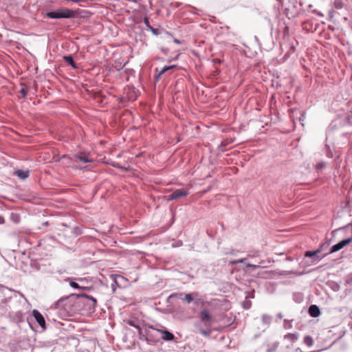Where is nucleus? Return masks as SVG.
I'll list each match as a JSON object with an SVG mask.
<instances>
[{
	"mask_svg": "<svg viewBox=\"0 0 352 352\" xmlns=\"http://www.w3.org/2000/svg\"><path fill=\"white\" fill-rule=\"evenodd\" d=\"M74 280L75 279L72 277H68L65 278V280L69 284V285L74 289H83L85 288L83 287L80 286L76 282L74 281Z\"/></svg>",
	"mask_w": 352,
	"mask_h": 352,
	"instance_id": "nucleus-11",
	"label": "nucleus"
},
{
	"mask_svg": "<svg viewBox=\"0 0 352 352\" xmlns=\"http://www.w3.org/2000/svg\"><path fill=\"white\" fill-rule=\"evenodd\" d=\"M320 251L319 250H316V251H307L305 252V256H307V257H314L315 256H316V254L318 253H319Z\"/></svg>",
	"mask_w": 352,
	"mask_h": 352,
	"instance_id": "nucleus-22",
	"label": "nucleus"
},
{
	"mask_svg": "<svg viewBox=\"0 0 352 352\" xmlns=\"http://www.w3.org/2000/svg\"><path fill=\"white\" fill-rule=\"evenodd\" d=\"M144 22L145 25H146V27L149 29V26H151V25H150L149 21L147 17H145L144 19Z\"/></svg>",
	"mask_w": 352,
	"mask_h": 352,
	"instance_id": "nucleus-34",
	"label": "nucleus"
},
{
	"mask_svg": "<svg viewBox=\"0 0 352 352\" xmlns=\"http://www.w3.org/2000/svg\"><path fill=\"white\" fill-rule=\"evenodd\" d=\"M63 59L73 69H78V65L74 62L73 56L72 55L64 56Z\"/></svg>",
	"mask_w": 352,
	"mask_h": 352,
	"instance_id": "nucleus-10",
	"label": "nucleus"
},
{
	"mask_svg": "<svg viewBox=\"0 0 352 352\" xmlns=\"http://www.w3.org/2000/svg\"><path fill=\"white\" fill-rule=\"evenodd\" d=\"M304 343L308 346H311L314 344V340L310 336H306L304 338Z\"/></svg>",
	"mask_w": 352,
	"mask_h": 352,
	"instance_id": "nucleus-18",
	"label": "nucleus"
},
{
	"mask_svg": "<svg viewBox=\"0 0 352 352\" xmlns=\"http://www.w3.org/2000/svg\"><path fill=\"white\" fill-rule=\"evenodd\" d=\"M176 67V65H168V66H164L162 69V73H165L166 72H168V70H170L173 68H175Z\"/></svg>",
	"mask_w": 352,
	"mask_h": 352,
	"instance_id": "nucleus-26",
	"label": "nucleus"
},
{
	"mask_svg": "<svg viewBox=\"0 0 352 352\" xmlns=\"http://www.w3.org/2000/svg\"><path fill=\"white\" fill-rule=\"evenodd\" d=\"M283 327L285 329H290L292 328V321L288 320H285L283 323Z\"/></svg>",
	"mask_w": 352,
	"mask_h": 352,
	"instance_id": "nucleus-23",
	"label": "nucleus"
},
{
	"mask_svg": "<svg viewBox=\"0 0 352 352\" xmlns=\"http://www.w3.org/2000/svg\"><path fill=\"white\" fill-rule=\"evenodd\" d=\"M15 175L21 179H25L29 177L30 171L29 170H16L15 171Z\"/></svg>",
	"mask_w": 352,
	"mask_h": 352,
	"instance_id": "nucleus-12",
	"label": "nucleus"
},
{
	"mask_svg": "<svg viewBox=\"0 0 352 352\" xmlns=\"http://www.w3.org/2000/svg\"><path fill=\"white\" fill-rule=\"evenodd\" d=\"M76 11L67 8L57 9L45 14V16L49 19H70L75 16Z\"/></svg>",
	"mask_w": 352,
	"mask_h": 352,
	"instance_id": "nucleus-2",
	"label": "nucleus"
},
{
	"mask_svg": "<svg viewBox=\"0 0 352 352\" xmlns=\"http://www.w3.org/2000/svg\"><path fill=\"white\" fill-rule=\"evenodd\" d=\"M246 267H252V268H253V269H257V268H258V267H259V265H253V264H250V263H248V264H247Z\"/></svg>",
	"mask_w": 352,
	"mask_h": 352,
	"instance_id": "nucleus-33",
	"label": "nucleus"
},
{
	"mask_svg": "<svg viewBox=\"0 0 352 352\" xmlns=\"http://www.w3.org/2000/svg\"><path fill=\"white\" fill-rule=\"evenodd\" d=\"M71 296H74L80 299V302L85 305V309L89 311H94L95 310L97 304V300L95 298L85 294H72Z\"/></svg>",
	"mask_w": 352,
	"mask_h": 352,
	"instance_id": "nucleus-3",
	"label": "nucleus"
},
{
	"mask_svg": "<svg viewBox=\"0 0 352 352\" xmlns=\"http://www.w3.org/2000/svg\"><path fill=\"white\" fill-rule=\"evenodd\" d=\"M148 30H150L151 32L155 36H157L160 34V30L159 29L154 28L152 26H149Z\"/></svg>",
	"mask_w": 352,
	"mask_h": 352,
	"instance_id": "nucleus-27",
	"label": "nucleus"
},
{
	"mask_svg": "<svg viewBox=\"0 0 352 352\" xmlns=\"http://www.w3.org/2000/svg\"><path fill=\"white\" fill-rule=\"evenodd\" d=\"M76 157H77V159L79 160L80 162H81L82 163H87V162H91V160L86 155H77Z\"/></svg>",
	"mask_w": 352,
	"mask_h": 352,
	"instance_id": "nucleus-21",
	"label": "nucleus"
},
{
	"mask_svg": "<svg viewBox=\"0 0 352 352\" xmlns=\"http://www.w3.org/2000/svg\"><path fill=\"white\" fill-rule=\"evenodd\" d=\"M245 261V259L243 258V259H239V260H236V261H232V263L233 264H236V263H244Z\"/></svg>",
	"mask_w": 352,
	"mask_h": 352,
	"instance_id": "nucleus-35",
	"label": "nucleus"
},
{
	"mask_svg": "<svg viewBox=\"0 0 352 352\" xmlns=\"http://www.w3.org/2000/svg\"><path fill=\"white\" fill-rule=\"evenodd\" d=\"M194 295L197 296V294H184V300L188 304L190 303L194 300Z\"/></svg>",
	"mask_w": 352,
	"mask_h": 352,
	"instance_id": "nucleus-17",
	"label": "nucleus"
},
{
	"mask_svg": "<svg viewBox=\"0 0 352 352\" xmlns=\"http://www.w3.org/2000/svg\"><path fill=\"white\" fill-rule=\"evenodd\" d=\"M324 166H325L324 162H320V163L317 164L316 168L318 170H320V169H322Z\"/></svg>",
	"mask_w": 352,
	"mask_h": 352,
	"instance_id": "nucleus-28",
	"label": "nucleus"
},
{
	"mask_svg": "<svg viewBox=\"0 0 352 352\" xmlns=\"http://www.w3.org/2000/svg\"><path fill=\"white\" fill-rule=\"evenodd\" d=\"M346 282L347 284L349 285H351L352 284V274H349L347 278H346Z\"/></svg>",
	"mask_w": 352,
	"mask_h": 352,
	"instance_id": "nucleus-30",
	"label": "nucleus"
},
{
	"mask_svg": "<svg viewBox=\"0 0 352 352\" xmlns=\"http://www.w3.org/2000/svg\"><path fill=\"white\" fill-rule=\"evenodd\" d=\"M334 7L336 9H341L344 7V3L342 0H335L333 2Z\"/></svg>",
	"mask_w": 352,
	"mask_h": 352,
	"instance_id": "nucleus-20",
	"label": "nucleus"
},
{
	"mask_svg": "<svg viewBox=\"0 0 352 352\" xmlns=\"http://www.w3.org/2000/svg\"><path fill=\"white\" fill-rule=\"evenodd\" d=\"M155 73L159 74V76H162L164 74V73H162V69L160 71L157 68L155 69Z\"/></svg>",
	"mask_w": 352,
	"mask_h": 352,
	"instance_id": "nucleus-36",
	"label": "nucleus"
},
{
	"mask_svg": "<svg viewBox=\"0 0 352 352\" xmlns=\"http://www.w3.org/2000/svg\"><path fill=\"white\" fill-rule=\"evenodd\" d=\"M154 331L160 332L162 334H163L162 339L164 340L171 341V340H173L174 338H175L174 335L171 332H170V331H168L167 330H160V329H156L153 328V330L152 331V333L154 332Z\"/></svg>",
	"mask_w": 352,
	"mask_h": 352,
	"instance_id": "nucleus-8",
	"label": "nucleus"
},
{
	"mask_svg": "<svg viewBox=\"0 0 352 352\" xmlns=\"http://www.w3.org/2000/svg\"><path fill=\"white\" fill-rule=\"evenodd\" d=\"M199 333H200L202 336H205V337H209V336H210V333H211V331H210V330H205V329H199Z\"/></svg>",
	"mask_w": 352,
	"mask_h": 352,
	"instance_id": "nucleus-24",
	"label": "nucleus"
},
{
	"mask_svg": "<svg viewBox=\"0 0 352 352\" xmlns=\"http://www.w3.org/2000/svg\"><path fill=\"white\" fill-rule=\"evenodd\" d=\"M184 293H174V294H172L169 296V298H179V299H181V300H184Z\"/></svg>",
	"mask_w": 352,
	"mask_h": 352,
	"instance_id": "nucleus-19",
	"label": "nucleus"
},
{
	"mask_svg": "<svg viewBox=\"0 0 352 352\" xmlns=\"http://www.w3.org/2000/svg\"><path fill=\"white\" fill-rule=\"evenodd\" d=\"M174 43H175L176 44H180L181 42L179 40H178L177 38H175L174 39Z\"/></svg>",
	"mask_w": 352,
	"mask_h": 352,
	"instance_id": "nucleus-37",
	"label": "nucleus"
},
{
	"mask_svg": "<svg viewBox=\"0 0 352 352\" xmlns=\"http://www.w3.org/2000/svg\"><path fill=\"white\" fill-rule=\"evenodd\" d=\"M189 194L187 190L184 188L177 189L174 190L171 194L166 197L167 201H172L179 199L183 197H186Z\"/></svg>",
	"mask_w": 352,
	"mask_h": 352,
	"instance_id": "nucleus-5",
	"label": "nucleus"
},
{
	"mask_svg": "<svg viewBox=\"0 0 352 352\" xmlns=\"http://www.w3.org/2000/svg\"><path fill=\"white\" fill-rule=\"evenodd\" d=\"M69 298V296L63 297L60 299H59L58 301H56L54 306L56 309H65V307L63 305V302Z\"/></svg>",
	"mask_w": 352,
	"mask_h": 352,
	"instance_id": "nucleus-15",
	"label": "nucleus"
},
{
	"mask_svg": "<svg viewBox=\"0 0 352 352\" xmlns=\"http://www.w3.org/2000/svg\"><path fill=\"white\" fill-rule=\"evenodd\" d=\"M277 317H278V318H283V315H282V314H281V313H278V314H277Z\"/></svg>",
	"mask_w": 352,
	"mask_h": 352,
	"instance_id": "nucleus-39",
	"label": "nucleus"
},
{
	"mask_svg": "<svg viewBox=\"0 0 352 352\" xmlns=\"http://www.w3.org/2000/svg\"><path fill=\"white\" fill-rule=\"evenodd\" d=\"M20 94H21L22 97L23 98H26V96H27V91L26 89H21V91H20Z\"/></svg>",
	"mask_w": 352,
	"mask_h": 352,
	"instance_id": "nucleus-32",
	"label": "nucleus"
},
{
	"mask_svg": "<svg viewBox=\"0 0 352 352\" xmlns=\"http://www.w3.org/2000/svg\"><path fill=\"white\" fill-rule=\"evenodd\" d=\"M126 323L137 329L140 340H145L147 342L154 341L153 338H152V331L153 330L152 327L142 328L140 322L136 320H129Z\"/></svg>",
	"mask_w": 352,
	"mask_h": 352,
	"instance_id": "nucleus-1",
	"label": "nucleus"
},
{
	"mask_svg": "<svg viewBox=\"0 0 352 352\" xmlns=\"http://www.w3.org/2000/svg\"><path fill=\"white\" fill-rule=\"evenodd\" d=\"M199 317L201 322L204 323V326L206 327H210L212 324V316L210 314V312L204 309L199 312Z\"/></svg>",
	"mask_w": 352,
	"mask_h": 352,
	"instance_id": "nucleus-4",
	"label": "nucleus"
},
{
	"mask_svg": "<svg viewBox=\"0 0 352 352\" xmlns=\"http://www.w3.org/2000/svg\"><path fill=\"white\" fill-rule=\"evenodd\" d=\"M13 318L16 322H21L23 320V314L18 311L14 314Z\"/></svg>",
	"mask_w": 352,
	"mask_h": 352,
	"instance_id": "nucleus-16",
	"label": "nucleus"
},
{
	"mask_svg": "<svg viewBox=\"0 0 352 352\" xmlns=\"http://www.w3.org/2000/svg\"><path fill=\"white\" fill-rule=\"evenodd\" d=\"M32 316L35 318L37 323L43 329H46V324L44 317L42 316V314L38 311V310H33L32 311Z\"/></svg>",
	"mask_w": 352,
	"mask_h": 352,
	"instance_id": "nucleus-7",
	"label": "nucleus"
},
{
	"mask_svg": "<svg viewBox=\"0 0 352 352\" xmlns=\"http://www.w3.org/2000/svg\"><path fill=\"white\" fill-rule=\"evenodd\" d=\"M299 337V334L298 333H287L285 335L284 339L289 340L292 343L295 342Z\"/></svg>",
	"mask_w": 352,
	"mask_h": 352,
	"instance_id": "nucleus-13",
	"label": "nucleus"
},
{
	"mask_svg": "<svg viewBox=\"0 0 352 352\" xmlns=\"http://www.w3.org/2000/svg\"><path fill=\"white\" fill-rule=\"evenodd\" d=\"M243 307L245 309H249L251 307V301L249 300H245L243 302Z\"/></svg>",
	"mask_w": 352,
	"mask_h": 352,
	"instance_id": "nucleus-25",
	"label": "nucleus"
},
{
	"mask_svg": "<svg viewBox=\"0 0 352 352\" xmlns=\"http://www.w3.org/2000/svg\"><path fill=\"white\" fill-rule=\"evenodd\" d=\"M161 76H159V74L156 73V74H155V79H156V80H158Z\"/></svg>",
	"mask_w": 352,
	"mask_h": 352,
	"instance_id": "nucleus-38",
	"label": "nucleus"
},
{
	"mask_svg": "<svg viewBox=\"0 0 352 352\" xmlns=\"http://www.w3.org/2000/svg\"><path fill=\"white\" fill-rule=\"evenodd\" d=\"M331 288L334 291L337 292V291H338L340 289V285L338 284L334 283H333V286L331 287Z\"/></svg>",
	"mask_w": 352,
	"mask_h": 352,
	"instance_id": "nucleus-31",
	"label": "nucleus"
},
{
	"mask_svg": "<svg viewBox=\"0 0 352 352\" xmlns=\"http://www.w3.org/2000/svg\"><path fill=\"white\" fill-rule=\"evenodd\" d=\"M309 314L314 318H316L320 315V310L316 305H311L308 309Z\"/></svg>",
	"mask_w": 352,
	"mask_h": 352,
	"instance_id": "nucleus-9",
	"label": "nucleus"
},
{
	"mask_svg": "<svg viewBox=\"0 0 352 352\" xmlns=\"http://www.w3.org/2000/svg\"><path fill=\"white\" fill-rule=\"evenodd\" d=\"M352 242V237L343 239L331 248L330 253H334L342 249L346 245Z\"/></svg>",
	"mask_w": 352,
	"mask_h": 352,
	"instance_id": "nucleus-6",
	"label": "nucleus"
},
{
	"mask_svg": "<svg viewBox=\"0 0 352 352\" xmlns=\"http://www.w3.org/2000/svg\"><path fill=\"white\" fill-rule=\"evenodd\" d=\"M261 321L263 324L268 327L272 321V317L268 314H263L261 316Z\"/></svg>",
	"mask_w": 352,
	"mask_h": 352,
	"instance_id": "nucleus-14",
	"label": "nucleus"
},
{
	"mask_svg": "<svg viewBox=\"0 0 352 352\" xmlns=\"http://www.w3.org/2000/svg\"><path fill=\"white\" fill-rule=\"evenodd\" d=\"M67 1H72L74 3H87L90 0H67Z\"/></svg>",
	"mask_w": 352,
	"mask_h": 352,
	"instance_id": "nucleus-29",
	"label": "nucleus"
}]
</instances>
